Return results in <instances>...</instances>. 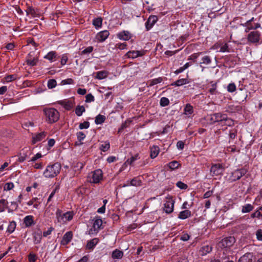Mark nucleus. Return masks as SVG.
<instances>
[{"mask_svg":"<svg viewBox=\"0 0 262 262\" xmlns=\"http://www.w3.org/2000/svg\"><path fill=\"white\" fill-rule=\"evenodd\" d=\"M61 165L59 163L56 162L47 166L43 171V175L47 178H52L57 176L61 170Z\"/></svg>","mask_w":262,"mask_h":262,"instance_id":"f257e3e1","label":"nucleus"},{"mask_svg":"<svg viewBox=\"0 0 262 262\" xmlns=\"http://www.w3.org/2000/svg\"><path fill=\"white\" fill-rule=\"evenodd\" d=\"M43 112L46 116V120L49 123L57 122L59 118V113L54 108H45Z\"/></svg>","mask_w":262,"mask_h":262,"instance_id":"f03ea898","label":"nucleus"},{"mask_svg":"<svg viewBox=\"0 0 262 262\" xmlns=\"http://www.w3.org/2000/svg\"><path fill=\"white\" fill-rule=\"evenodd\" d=\"M74 213L71 211H68L63 213L61 210L58 209L56 212V219L58 222L61 224H65L70 221L73 217Z\"/></svg>","mask_w":262,"mask_h":262,"instance_id":"7ed1b4c3","label":"nucleus"},{"mask_svg":"<svg viewBox=\"0 0 262 262\" xmlns=\"http://www.w3.org/2000/svg\"><path fill=\"white\" fill-rule=\"evenodd\" d=\"M102 175L103 172L101 169L95 170L89 174V181L91 183H98L102 180Z\"/></svg>","mask_w":262,"mask_h":262,"instance_id":"20e7f679","label":"nucleus"},{"mask_svg":"<svg viewBox=\"0 0 262 262\" xmlns=\"http://www.w3.org/2000/svg\"><path fill=\"white\" fill-rule=\"evenodd\" d=\"M92 227L89 230L90 234H96L100 230L102 225V220L99 216H96L93 220Z\"/></svg>","mask_w":262,"mask_h":262,"instance_id":"39448f33","label":"nucleus"},{"mask_svg":"<svg viewBox=\"0 0 262 262\" xmlns=\"http://www.w3.org/2000/svg\"><path fill=\"white\" fill-rule=\"evenodd\" d=\"M224 168L222 164H213L210 168V174L212 177L219 176L223 174Z\"/></svg>","mask_w":262,"mask_h":262,"instance_id":"423d86ee","label":"nucleus"},{"mask_svg":"<svg viewBox=\"0 0 262 262\" xmlns=\"http://www.w3.org/2000/svg\"><path fill=\"white\" fill-rule=\"evenodd\" d=\"M260 35V33L258 31H251L247 35V40L250 43H258L259 41Z\"/></svg>","mask_w":262,"mask_h":262,"instance_id":"0eeeda50","label":"nucleus"},{"mask_svg":"<svg viewBox=\"0 0 262 262\" xmlns=\"http://www.w3.org/2000/svg\"><path fill=\"white\" fill-rule=\"evenodd\" d=\"M166 201L164 204L163 210L166 213H170L173 211L174 201L171 197L166 198Z\"/></svg>","mask_w":262,"mask_h":262,"instance_id":"6e6552de","label":"nucleus"},{"mask_svg":"<svg viewBox=\"0 0 262 262\" xmlns=\"http://www.w3.org/2000/svg\"><path fill=\"white\" fill-rule=\"evenodd\" d=\"M247 172V170L244 168L238 169L235 170L231 173L230 180L232 181H235L241 179Z\"/></svg>","mask_w":262,"mask_h":262,"instance_id":"1a4fd4ad","label":"nucleus"},{"mask_svg":"<svg viewBox=\"0 0 262 262\" xmlns=\"http://www.w3.org/2000/svg\"><path fill=\"white\" fill-rule=\"evenodd\" d=\"M235 242L234 237L229 236L223 239L220 242V246L223 248L229 247L233 245Z\"/></svg>","mask_w":262,"mask_h":262,"instance_id":"9d476101","label":"nucleus"},{"mask_svg":"<svg viewBox=\"0 0 262 262\" xmlns=\"http://www.w3.org/2000/svg\"><path fill=\"white\" fill-rule=\"evenodd\" d=\"M47 135V133L43 131L39 133L35 134L32 135V143L33 144L38 142L42 141L45 139Z\"/></svg>","mask_w":262,"mask_h":262,"instance_id":"9b49d317","label":"nucleus"},{"mask_svg":"<svg viewBox=\"0 0 262 262\" xmlns=\"http://www.w3.org/2000/svg\"><path fill=\"white\" fill-rule=\"evenodd\" d=\"M33 243L38 244L41 242L42 237V232L40 229H36L32 233Z\"/></svg>","mask_w":262,"mask_h":262,"instance_id":"f8f14e48","label":"nucleus"},{"mask_svg":"<svg viewBox=\"0 0 262 262\" xmlns=\"http://www.w3.org/2000/svg\"><path fill=\"white\" fill-rule=\"evenodd\" d=\"M227 118V115L220 113H214L211 115L210 120L213 122H223Z\"/></svg>","mask_w":262,"mask_h":262,"instance_id":"ddd939ff","label":"nucleus"},{"mask_svg":"<svg viewBox=\"0 0 262 262\" xmlns=\"http://www.w3.org/2000/svg\"><path fill=\"white\" fill-rule=\"evenodd\" d=\"M28 15H31L33 18H38L40 17L41 13L37 9H35L32 7L27 8L26 10Z\"/></svg>","mask_w":262,"mask_h":262,"instance_id":"4468645a","label":"nucleus"},{"mask_svg":"<svg viewBox=\"0 0 262 262\" xmlns=\"http://www.w3.org/2000/svg\"><path fill=\"white\" fill-rule=\"evenodd\" d=\"M158 20L157 17L155 15H151L149 17L145 23V27L147 30H149L157 22Z\"/></svg>","mask_w":262,"mask_h":262,"instance_id":"2eb2a0df","label":"nucleus"},{"mask_svg":"<svg viewBox=\"0 0 262 262\" xmlns=\"http://www.w3.org/2000/svg\"><path fill=\"white\" fill-rule=\"evenodd\" d=\"M254 257L252 253H246L240 257L238 262H253Z\"/></svg>","mask_w":262,"mask_h":262,"instance_id":"dca6fc26","label":"nucleus"},{"mask_svg":"<svg viewBox=\"0 0 262 262\" xmlns=\"http://www.w3.org/2000/svg\"><path fill=\"white\" fill-rule=\"evenodd\" d=\"M127 183L126 185H124L123 187L129 186L137 187L140 186L142 185V180L140 179L139 177L134 178L133 179L130 180L129 183H128V181H127Z\"/></svg>","mask_w":262,"mask_h":262,"instance_id":"f3484780","label":"nucleus"},{"mask_svg":"<svg viewBox=\"0 0 262 262\" xmlns=\"http://www.w3.org/2000/svg\"><path fill=\"white\" fill-rule=\"evenodd\" d=\"M73 234L71 231L66 232L61 240V244L62 245H67L72 239Z\"/></svg>","mask_w":262,"mask_h":262,"instance_id":"a211bd4d","label":"nucleus"},{"mask_svg":"<svg viewBox=\"0 0 262 262\" xmlns=\"http://www.w3.org/2000/svg\"><path fill=\"white\" fill-rule=\"evenodd\" d=\"M110 33L107 30H104L99 32L96 35L97 39L99 41H104L108 36Z\"/></svg>","mask_w":262,"mask_h":262,"instance_id":"6ab92c4d","label":"nucleus"},{"mask_svg":"<svg viewBox=\"0 0 262 262\" xmlns=\"http://www.w3.org/2000/svg\"><path fill=\"white\" fill-rule=\"evenodd\" d=\"M58 103L62 106L67 110H70L73 107V103L68 100L59 101H58Z\"/></svg>","mask_w":262,"mask_h":262,"instance_id":"aec40b11","label":"nucleus"},{"mask_svg":"<svg viewBox=\"0 0 262 262\" xmlns=\"http://www.w3.org/2000/svg\"><path fill=\"white\" fill-rule=\"evenodd\" d=\"M117 37L120 39H122L124 40H128L131 38V34L127 31H123L121 32H119L117 34Z\"/></svg>","mask_w":262,"mask_h":262,"instance_id":"412c9836","label":"nucleus"},{"mask_svg":"<svg viewBox=\"0 0 262 262\" xmlns=\"http://www.w3.org/2000/svg\"><path fill=\"white\" fill-rule=\"evenodd\" d=\"M24 223L26 227H29L34 225V217L32 215H27L24 219Z\"/></svg>","mask_w":262,"mask_h":262,"instance_id":"4be33fe9","label":"nucleus"},{"mask_svg":"<svg viewBox=\"0 0 262 262\" xmlns=\"http://www.w3.org/2000/svg\"><path fill=\"white\" fill-rule=\"evenodd\" d=\"M144 55V52L141 51H132L127 53V55L129 58H135L142 56Z\"/></svg>","mask_w":262,"mask_h":262,"instance_id":"5701e85b","label":"nucleus"},{"mask_svg":"<svg viewBox=\"0 0 262 262\" xmlns=\"http://www.w3.org/2000/svg\"><path fill=\"white\" fill-rule=\"evenodd\" d=\"M57 54L55 51H52L48 53L47 55L44 56V58L49 60L52 62L56 60Z\"/></svg>","mask_w":262,"mask_h":262,"instance_id":"b1692460","label":"nucleus"},{"mask_svg":"<svg viewBox=\"0 0 262 262\" xmlns=\"http://www.w3.org/2000/svg\"><path fill=\"white\" fill-rule=\"evenodd\" d=\"M242 26H247L249 27L251 30H256L260 27V24L258 23H249L245 22L244 23L241 24Z\"/></svg>","mask_w":262,"mask_h":262,"instance_id":"393cba45","label":"nucleus"},{"mask_svg":"<svg viewBox=\"0 0 262 262\" xmlns=\"http://www.w3.org/2000/svg\"><path fill=\"white\" fill-rule=\"evenodd\" d=\"M159 148L158 146L153 145L150 148V157L151 159L155 158L159 153Z\"/></svg>","mask_w":262,"mask_h":262,"instance_id":"a878e982","label":"nucleus"},{"mask_svg":"<svg viewBox=\"0 0 262 262\" xmlns=\"http://www.w3.org/2000/svg\"><path fill=\"white\" fill-rule=\"evenodd\" d=\"M212 250V247L209 245H206L201 247L200 250V254L202 255H205L210 253Z\"/></svg>","mask_w":262,"mask_h":262,"instance_id":"bb28decb","label":"nucleus"},{"mask_svg":"<svg viewBox=\"0 0 262 262\" xmlns=\"http://www.w3.org/2000/svg\"><path fill=\"white\" fill-rule=\"evenodd\" d=\"M191 211L189 210H185L181 211L178 215V218L181 220H185L191 216Z\"/></svg>","mask_w":262,"mask_h":262,"instance_id":"cd10ccee","label":"nucleus"},{"mask_svg":"<svg viewBox=\"0 0 262 262\" xmlns=\"http://www.w3.org/2000/svg\"><path fill=\"white\" fill-rule=\"evenodd\" d=\"M98 238H95L88 242L86 248L88 249H93L95 246L98 243Z\"/></svg>","mask_w":262,"mask_h":262,"instance_id":"c85d7f7f","label":"nucleus"},{"mask_svg":"<svg viewBox=\"0 0 262 262\" xmlns=\"http://www.w3.org/2000/svg\"><path fill=\"white\" fill-rule=\"evenodd\" d=\"M189 83V81L187 78H182L179 79L175 82L172 83L171 84V85L172 86H179L183 85L184 84H187Z\"/></svg>","mask_w":262,"mask_h":262,"instance_id":"c756f323","label":"nucleus"},{"mask_svg":"<svg viewBox=\"0 0 262 262\" xmlns=\"http://www.w3.org/2000/svg\"><path fill=\"white\" fill-rule=\"evenodd\" d=\"M193 112V106L190 104H187L184 108V113L186 115H190Z\"/></svg>","mask_w":262,"mask_h":262,"instance_id":"7c9ffc66","label":"nucleus"},{"mask_svg":"<svg viewBox=\"0 0 262 262\" xmlns=\"http://www.w3.org/2000/svg\"><path fill=\"white\" fill-rule=\"evenodd\" d=\"M8 202L5 199L0 200V212H4L6 208H8Z\"/></svg>","mask_w":262,"mask_h":262,"instance_id":"2f4dec72","label":"nucleus"},{"mask_svg":"<svg viewBox=\"0 0 262 262\" xmlns=\"http://www.w3.org/2000/svg\"><path fill=\"white\" fill-rule=\"evenodd\" d=\"M162 81H163V78L162 77H158V78H155V79L149 80L148 81V83L149 84V86H152L157 84L161 83Z\"/></svg>","mask_w":262,"mask_h":262,"instance_id":"473e14b6","label":"nucleus"},{"mask_svg":"<svg viewBox=\"0 0 262 262\" xmlns=\"http://www.w3.org/2000/svg\"><path fill=\"white\" fill-rule=\"evenodd\" d=\"M123 255V252L116 249L113 252L112 256L114 259H120L122 257Z\"/></svg>","mask_w":262,"mask_h":262,"instance_id":"72a5a7b5","label":"nucleus"},{"mask_svg":"<svg viewBox=\"0 0 262 262\" xmlns=\"http://www.w3.org/2000/svg\"><path fill=\"white\" fill-rule=\"evenodd\" d=\"M105 119L106 118L104 115L99 114L96 117L95 122L96 124H101L105 121Z\"/></svg>","mask_w":262,"mask_h":262,"instance_id":"f704fd0d","label":"nucleus"},{"mask_svg":"<svg viewBox=\"0 0 262 262\" xmlns=\"http://www.w3.org/2000/svg\"><path fill=\"white\" fill-rule=\"evenodd\" d=\"M253 209V206L250 204H247L242 207V213H248L250 212Z\"/></svg>","mask_w":262,"mask_h":262,"instance_id":"c9c22d12","label":"nucleus"},{"mask_svg":"<svg viewBox=\"0 0 262 262\" xmlns=\"http://www.w3.org/2000/svg\"><path fill=\"white\" fill-rule=\"evenodd\" d=\"M85 111V109L82 105H78L75 109V113L79 117L81 116Z\"/></svg>","mask_w":262,"mask_h":262,"instance_id":"e433bc0d","label":"nucleus"},{"mask_svg":"<svg viewBox=\"0 0 262 262\" xmlns=\"http://www.w3.org/2000/svg\"><path fill=\"white\" fill-rule=\"evenodd\" d=\"M107 76V72L105 71H99L97 73L96 78L98 79H103Z\"/></svg>","mask_w":262,"mask_h":262,"instance_id":"4c0bfd02","label":"nucleus"},{"mask_svg":"<svg viewBox=\"0 0 262 262\" xmlns=\"http://www.w3.org/2000/svg\"><path fill=\"white\" fill-rule=\"evenodd\" d=\"M139 154H136L134 156L131 157L130 158L128 159L125 163H127L130 165H132L133 163L136 160L139 159Z\"/></svg>","mask_w":262,"mask_h":262,"instance_id":"58836bf2","label":"nucleus"},{"mask_svg":"<svg viewBox=\"0 0 262 262\" xmlns=\"http://www.w3.org/2000/svg\"><path fill=\"white\" fill-rule=\"evenodd\" d=\"M102 19L101 17L95 18L93 20V24L97 28H100L102 26Z\"/></svg>","mask_w":262,"mask_h":262,"instance_id":"ea45409f","label":"nucleus"},{"mask_svg":"<svg viewBox=\"0 0 262 262\" xmlns=\"http://www.w3.org/2000/svg\"><path fill=\"white\" fill-rule=\"evenodd\" d=\"M110 148V144L108 141H105L103 144H102L100 146V149L103 151H106Z\"/></svg>","mask_w":262,"mask_h":262,"instance_id":"a19ab883","label":"nucleus"},{"mask_svg":"<svg viewBox=\"0 0 262 262\" xmlns=\"http://www.w3.org/2000/svg\"><path fill=\"white\" fill-rule=\"evenodd\" d=\"M180 164L177 161H173L169 163L168 166L171 169H175L180 166Z\"/></svg>","mask_w":262,"mask_h":262,"instance_id":"79ce46f5","label":"nucleus"},{"mask_svg":"<svg viewBox=\"0 0 262 262\" xmlns=\"http://www.w3.org/2000/svg\"><path fill=\"white\" fill-rule=\"evenodd\" d=\"M11 208H9L8 207L7 209H8V212L12 213L13 211V210H16L18 208V203L16 202H14V201L11 202Z\"/></svg>","mask_w":262,"mask_h":262,"instance_id":"37998d69","label":"nucleus"},{"mask_svg":"<svg viewBox=\"0 0 262 262\" xmlns=\"http://www.w3.org/2000/svg\"><path fill=\"white\" fill-rule=\"evenodd\" d=\"M169 103V101L166 97H162L160 101V104L161 106L164 107L167 106Z\"/></svg>","mask_w":262,"mask_h":262,"instance_id":"c03bdc74","label":"nucleus"},{"mask_svg":"<svg viewBox=\"0 0 262 262\" xmlns=\"http://www.w3.org/2000/svg\"><path fill=\"white\" fill-rule=\"evenodd\" d=\"M57 85V82L55 79H50L48 81V88L50 89L54 88Z\"/></svg>","mask_w":262,"mask_h":262,"instance_id":"a18cd8bd","label":"nucleus"},{"mask_svg":"<svg viewBox=\"0 0 262 262\" xmlns=\"http://www.w3.org/2000/svg\"><path fill=\"white\" fill-rule=\"evenodd\" d=\"M15 227L16 224L15 222H12L9 225L7 230L9 233H11L14 231Z\"/></svg>","mask_w":262,"mask_h":262,"instance_id":"49530a36","label":"nucleus"},{"mask_svg":"<svg viewBox=\"0 0 262 262\" xmlns=\"http://www.w3.org/2000/svg\"><path fill=\"white\" fill-rule=\"evenodd\" d=\"M38 62L37 58H33V59H29L28 58L27 60V64L31 66H35Z\"/></svg>","mask_w":262,"mask_h":262,"instance_id":"de8ad7c7","label":"nucleus"},{"mask_svg":"<svg viewBox=\"0 0 262 262\" xmlns=\"http://www.w3.org/2000/svg\"><path fill=\"white\" fill-rule=\"evenodd\" d=\"M227 89L228 92L233 93L235 91L236 87L234 83H231L228 85Z\"/></svg>","mask_w":262,"mask_h":262,"instance_id":"09e8293b","label":"nucleus"},{"mask_svg":"<svg viewBox=\"0 0 262 262\" xmlns=\"http://www.w3.org/2000/svg\"><path fill=\"white\" fill-rule=\"evenodd\" d=\"M14 188V184L12 182L6 183L5 185L4 190L9 191L12 190Z\"/></svg>","mask_w":262,"mask_h":262,"instance_id":"8fccbe9b","label":"nucleus"},{"mask_svg":"<svg viewBox=\"0 0 262 262\" xmlns=\"http://www.w3.org/2000/svg\"><path fill=\"white\" fill-rule=\"evenodd\" d=\"M202 62L201 63L205 64H209L211 63V60L209 56H205L202 58Z\"/></svg>","mask_w":262,"mask_h":262,"instance_id":"3c124183","label":"nucleus"},{"mask_svg":"<svg viewBox=\"0 0 262 262\" xmlns=\"http://www.w3.org/2000/svg\"><path fill=\"white\" fill-rule=\"evenodd\" d=\"M16 79V76L15 75H7L5 77L6 82H9L12 81Z\"/></svg>","mask_w":262,"mask_h":262,"instance_id":"603ef678","label":"nucleus"},{"mask_svg":"<svg viewBox=\"0 0 262 262\" xmlns=\"http://www.w3.org/2000/svg\"><path fill=\"white\" fill-rule=\"evenodd\" d=\"M90 127V122L88 121H84L83 123L79 124V128L80 129H87Z\"/></svg>","mask_w":262,"mask_h":262,"instance_id":"864d4df0","label":"nucleus"},{"mask_svg":"<svg viewBox=\"0 0 262 262\" xmlns=\"http://www.w3.org/2000/svg\"><path fill=\"white\" fill-rule=\"evenodd\" d=\"M76 136L79 141L84 140L86 137L85 135L82 132H78L76 133Z\"/></svg>","mask_w":262,"mask_h":262,"instance_id":"5fc2aeb1","label":"nucleus"},{"mask_svg":"<svg viewBox=\"0 0 262 262\" xmlns=\"http://www.w3.org/2000/svg\"><path fill=\"white\" fill-rule=\"evenodd\" d=\"M95 100L94 96L91 94H88L85 97V102L90 103Z\"/></svg>","mask_w":262,"mask_h":262,"instance_id":"6e6d98bb","label":"nucleus"},{"mask_svg":"<svg viewBox=\"0 0 262 262\" xmlns=\"http://www.w3.org/2000/svg\"><path fill=\"white\" fill-rule=\"evenodd\" d=\"M68 60V57L66 54L61 55L60 63L62 66H64L67 63Z\"/></svg>","mask_w":262,"mask_h":262,"instance_id":"4d7b16f0","label":"nucleus"},{"mask_svg":"<svg viewBox=\"0 0 262 262\" xmlns=\"http://www.w3.org/2000/svg\"><path fill=\"white\" fill-rule=\"evenodd\" d=\"M251 216L252 218H259L260 216H262V213L260 211V210L257 209L256 211L251 214Z\"/></svg>","mask_w":262,"mask_h":262,"instance_id":"13d9d810","label":"nucleus"},{"mask_svg":"<svg viewBox=\"0 0 262 262\" xmlns=\"http://www.w3.org/2000/svg\"><path fill=\"white\" fill-rule=\"evenodd\" d=\"M176 186L182 189H186L187 188V185L181 181H178L176 184Z\"/></svg>","mask_w":262,"mask_h":262,"instance_id":"bf43d9fd","label":"nucleus"},{"mask_svg":"<svg viewBox=\"0 0 262 262\" xmlns=\"http://www.w3.org/2000/svg\"><path fill=\"white\" fill-rule=\"evenodd\" d=\"M216 84L213 83L211 85V88L209 89V92L212 95L215 94L216 92Z\"/></svg>","mask_w":262,"mask_h":262,"instance_id":"052dcab7","label":"nucleus"},{"mask_svg":"<svg viewBox=\"0 0 262 262\" xmlns=\"http://www.w3.org/2000/svg\"><path fill=\"white\" fill-rule=\"evenodd\" d=\"M61 83L63 85L65 84H71L74 83V80L72 78H68L65 80H63L61 81Z\"/></svg>","mask_w":262,"mask_h":262,"instance_id":"680f3d73","label":"nucleus"},{"mask_svg":"<svg viewBox=\"0 0 262 262\" xmlns=\"http://www.w3.org/2000/svg\"><path fill=\"white\" fill-rule=\"evenodd\" d=\"M93 47L89 46L82 51V54H86L91 53L93 51Z\"/></svg>","mask_w":262,"mask_h":262,"instance_id":"e2e57ef3","label":"nucleus"},{"mask_svg":"<svg viewBox=\"0 0 262 262\" xmlns=\"http://www.w3.org/2000/svg\"><path fill=\"white\" fill-rule=\"evenodd\" d=\"M34 126V123L33 122L30 121L25 122L23 124V127L24 128H26L27 127H29V126L33 127Z\"/></svg>","mask_w":262,"mask_h":262,"instance_id":"0e129e2a","label":"nucleus"},{"mask_svg":"<svg viewBox=\"0 0 262 262\" xmlns=\"http://www.w3.org/2000/svg\"><path fill=\"white\" fill-rule=\"evenodd\" d=\"M256 238L260 241H262V230L258 229L256 233Z\"/></svg>","mask_w":262,"mask_h":262,"instance_id":"69168bd1","label":"nucleus"},{"mask_svg":"<svg viewBox=\"0 0 262 262\" xmlns=\"http://www.w3.org/2000/svg\"><path fill=\"white\" fill-rule=\"evenodd\" d=\"M53 228L52 227L49 228L47 231H44L42 233V236L44 237H47L48 235L51 234L52 231H53Z\"/></svg>","mask_w":262,"mask_h":262,"instance_id":"338daca9","label":"nucleus"},{"mask_svg":"<svg viewBox=\"0 0 262 262\" xmlns=\"http://www.w3.org/2000/svg\"><path fill=\"white\" fill-rule=\"evenodd\" d=\"M89 256L85 255L81 257L77 262H89Z\"/></svg>","mask_w":262,"mask_h":262,"instance_id":"774afa93","label":"nucleus"}]
</instances>
